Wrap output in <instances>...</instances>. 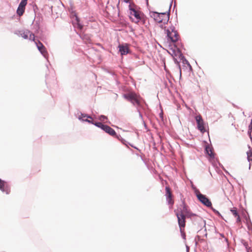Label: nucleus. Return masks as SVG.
Returning a JSON list of instances; mask_svg holds the SVG:
<instances>
[{"mask_svg":"<svg viewBox=\"0 0 252 252\" xmlns=\"http://www.w3.org/2000/svg\"><path fill=\"white\" fill-rule=\"evenodd\" d=\"M105 119H107V118L106 116L101 115L99 117V120L101 121H104Z\"/></svg>","mask_w":252,"mask_h":252,"instance_id":"21","label":"nucleus"},{"mask_svg":"<svg viewBox=\"0 0 252 252\" xmlns=\"http://www.w3.org/2000/svg\"><path fill=\"white\" fill-rule=\"evenodd\" d=\"M0 189L3 191L5 192L6 194H8L10 191V189L8 186L7 183L0 179Z\"/></svg>","mask_w":252,"mask_h":252,"instance_id":"10","label":"nucleus"},{"mask_svg":"<svg viewBox=\"0 0 252 252\" xmlns=\"http://www.w3.org/2000/svg\"><path fill=\"white\" fill-rule=\"evenodd\" d=\"M85 121L89 122V123H91V124H94L92 121H91V120H89L86 119Z\"/></svg>","mask_w":252,"mask_h":252,"instance_id":"23","label":"nucleus"},{"mask_svg":"<svg viewBox=\"0 0 252 252\" xmlns=\"http://www.w3.org/2000/svg\"><path fill=\"white\" fill-rule=\"evenodd\" d=\"M165 30L167 42L170 44H174L178 41L180 36L178 32L175 30L174 27L172 26Z\"/></svg>","mask_w":252,"mask_h":252,"instance_id":"2","label":"nucleus"},{"mask_svg":"<svg viewBox=\"0 0 252 252\" xmlns=\"http://www.w3.org/2000/svg\"><path fill=\"white\" fill-rule=\"evenodd\" d=\"M186 211L187 209L185 206L183 210V209H177L176 211V215L178 218V222L181 232L184 230L186 225V217L184 213H186Z\"/></svg>","mask_w":252,"mask_h":252,"instance_id":"4","label":"nucleus"},{"mask_svg":"<svg viewBox=\"0 0 252 252\" xmlns=\"http://www.w3.org/2000/svg\"><path fill=\"white\" fill-rule=\"evenodd\" d=\"M233 215L236 218V222L238 223L241 222V219L240 216L237 212V209L236 208H233L230 210Z\"/></svg>","mask_w":252,"mask_h":252,"instance_id":"14","label":"nucleus"},{"mask_svg":"<svg viewBox=\"0 0 252 252\" xmlns=\"http://www.w3.org/2000/svg\"><path fill=\"white\" fill-rule=\"evenodd\" d=\"M85 118H90V119H92V117L90 116H88L87 115H86V114H81L79 116V119H82V120L83 121H85V119H84Z\"/></svg>","mask_w":252,"mask_h":252,"instance_id":"17","label":"nucleus"},{"mask_svg":"<svg viewBox=\"0 0 252 252\" xmlns=\"http://www.w3.org/2000/svg\"><path fill=\"white\" fill-rule=\"evenodd\" d=\"M248 159L249 161H252V152H247Z\"/></svg>","mask_w":252,"mask_h":252,"instance_id":"18","label":"nucleus"},{"mask_svg":"<svg viewBox=\"0 0 252 252\" xmlns=\"http://www.w3.org/2000/svg\"><path fill=\"white\" fill-rule=\"evenodd\" d=\"M94 124L96 126L101 128L102 129L105 126V125H104L103 124H102L101 123H99V122L95 123V124L94 123Z\"/></svg>","mask_w":252,"mask_h":252,"instance_id":"19","label":"nucleus"},{"mask_svg":"<svg viewBox=\"0 0 252 252\" xmlns=\"http://www.w3.org/2000/svg\"><path fill=\"white\" fill-rule=\"evenodd\" d=\"M130 15L131 17L133 16L135 18L134 21L135 23H138L140 21H142L143 23H144V16L141 12L137 11L134 8H130Z\"/></svg>","mask_w":252,"mask_h":252,"instance_id":"5","label":"nucleus"},{"mask_svg":"<svg viewBox=\"0 0 252 252\" xmlns=\"http://www.w3.org/2000/svg\"><path fill=\"white\" fill-rule=\"evenodd\" d=\"M124 97L134 105L139 106L142 101L141 97L133 92H130L123 95Z\"/></svg>","mask_w":252,"mask_h":252,"instance_id":"3","label":"nucleus"},{"mask_svg":"<svg viewBox=\"0 0 252 252\" xmlns=\"http://www.w3.org/2000/svg\"><path fill=\"white\" fill-rule=\"evenodd\" d=\"M27 1L28 0H22L20 3L17 10V13L19 16H21L24 14Z\"/></svg>","mask_w":252,"mask_h":252,"instance_id":"8","label":"nucleus"},{"mask_svg":"<svg viewBox=\"0 0 252 252\" xmlns=\"http://www.w3.org/2000/svg\"><path fill=\"white\" fill-rule=\"evenodd\" d=\"M150 16L153 18L155 21L161 24L160 27L162 29H165L166 27L164 26L167 24L169 19V14L167 12H157L151 11L150 13Z\"/></svg>","mask_w":252,"mask_h":252,"instance_id":"1","label":"nucleus"},{"mask_svg":"<svg viewBox=\"0 0 252 252\" xmlns=\"http://www.w3.org/2000/svg\"><path fill=\"white\" fill-rule=\"evenodd\" d=\"M119 52L122 56L126 55L129 52V49L127 44L119 45Z\"/></svg>","mask_w":252,"mask_h":252,"instance_id":"11","label":"nucleus"},{"mask_svg":"<svg viewBox=\"0 0 252 252\" xmlns=\"http://www.w3.org/2000/svg\"><path fill=\"white\" fill-rule=\"evenodd\" d=\"M165 195L166 196V199L168 204L171 206H172V205L174 204V200L172 199V194L170 189L168 186H166L165 187Z\"/></svg>","mask_w":252,"mask_h":252,"instance_id":"9","label":"nucleus"},{"mask_svg":"<svg viewBox=\"0 0 252 252\" xmlns=\"http://www.w3.org/2000/svg\"><path fill=\"white\" fill-rule=\"evenodd\" d=\"M206 151L207 154L212 158H214V155L212 147L208 146L206 147Z\"/></svg>","mask_w":252,"mask_h":252,"instance_id":"15","label":"nucleus"},{"mask_svg":"<svg viewBox=\"0 0 252 252\" xmlns=\"http://www.w3.org/2000/svg\"><path fill=\"white\" fill-rule=\"evenodd\" d=\"M35 43L36 45V46L39 50V51L40 52V53L44 56L45 55V54L47 53V51L46 50L45 47L43 45V44L40 42L39 41H35Z\"/></svg>","mask_w":252,"mask_h":252,"instance_id":"12","label":"nucleus"},{"mask_svg":"<svg viewBox=\"0 0 252 252\" xmlns=\"http://www.w3.org/2000/svg\"><path fill=\"white\" fill-rule=\"evenodd\" d=\"M195 119L197 124V128L201 133H204L206 131V129L202 117L200 115L197 116L195 117Z\"/></svg>","mask_w":252,"mask_h":252,"instance_id":"7","label":"nucleus"},{"mask_svg":"<svg viewBox=\"0 0 252 252\" xmlns=\"http://www.w3.org/2000/svg\"><path fill=\"white\" fill-rule=\"evenodd\" d=\"M198 199L204 205L207 207H210L212 205V203L210 200L205 195L200 192L196 194Z\"/></svg>","mask_w":252,"mask_h":252,"instance_id":"6","label":"nucleus"},{"mask_svg":"<svg viewBox=\"0 0 252 252\" xmlns=\"http://www.w3.org/2000/svg\"><path fill=\"white\" fill-rule=\"evenodd\" d=\"M29 39L31 40L34 41L35 40L34 34L32 33H30V34H29Z\"/></svg>","mask_w":252,"mask_h":252,"instance_id":"20","label":"nucleus"},{"mask_svg":"<svg viewBox=\"0 0 252 252\" xmlns=\"http://www.w3.org/2000/svg\"><path fill=\"white\" fill-rule=\"evenodd\" d=\"M30 32L29 31H26L24 32H23L21 33V36L24 38V39H27L29 37V34H30Z\"/></svg>","mask_w":252,"mask_h":252,"instance_id":"16","label":"nucleus"},{"mask_svg":"<svg viewBox=\"0 0 252 252\" xmlns=\"http://www.w3.org/2000/svg\"><path fill=\"white\" fill-rule=\"evenodd\" d=\"M103 130L111 136H114L116 135V133L115 130L109 126L105 125L103 128Z\"/></svg>","mask_w":252,"mask_h":252,"instance_id":"13","label":"nucleus"},{"mask_svg":"<svg viewBox=\"0 0 252 252\" xmlns=\"http://www.w3.org/2000/svg\"><path fill=\"white\" fill-rule=\"evenodd\" d=\"M249 129H250V130H251L252 128V119L251 123L250 125L249 126Z\"/></svg>","mask_w":252,"mask_h":252,"instance_id":"22","label":"nucleus"}]
</instances>
